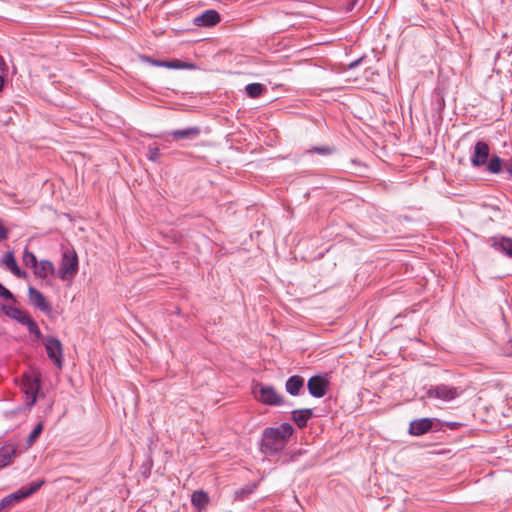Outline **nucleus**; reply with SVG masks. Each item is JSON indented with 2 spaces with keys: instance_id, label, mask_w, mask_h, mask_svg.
Returning a JSON list of instances; mask_svg holds the SVG:
<instances>
[{
  "instance_id": "26",
  "label": "nucleus",
  "mask_w": 512,
  "mask_h": 512,
  "mask_svg": "<svg viewBox=\"0 0 512 512\" xmlns=\"http://www.w3.org/2000/svg\"><path fill=\"white\" fill-rule=\"evenodd\" d=\"M43 430V424L42 423H38L35 428L33 429V431L30 433L28 439H27V443L29 446H31L36 440L37 438L39 437V435L41 434Z\"/></svg>"
},
{
  "instance_id": "13",
  "label": "nucleus",
  "mask_w": 512,
  "mask_h": 512,
  "mask_svg": "<svg viewBox=\"0 0 512 512\" xmlns=\"http://www.w3.org/2000/svg\"><path fill=\"white\" fill-rule=\"evenodd\" d=\"M432 427V422L428 418L414 420L410 423L409 431L413 435H422L429 431Z\"/></svg>"
},
{
  "instance_id": "22",
  "label": "nucleus",
  "mask_w": 512,
  "mask_h": 512,
  "mask_svg": "<svg viewBox=\"0 0 512 512\" xmlns=\"http://www.w3.org/2000/svg\"><path fill=\"white\" fill-rule=\"evenodd\" d=\"M486 164L487 170L490 173L498 174L502 170V160L496 155H493L490 159H488Z\"/></svg>"
},
{
  "instance_id": "1",
  "label": "nucleus",
  "mask_w": 512,
  "mask_h": 512,
  "mask_svg": "<svg viewBox=\"0 0 512 512\" xmlns=\"http://www.w3.org/2000/svg\"><path fill=\"white\" fill-rule=\"evenodd\" d=\"M294 432L289 423H283L279 427H269L263 432L262 451L266 454H273L282 450L288 439Z\"/></svg>"
},
{
  "instance_id": "5",
  "label": "nucleus",
  "mask_w": 512,
  "mask_h": 512,
  "mask_svg": "<svg viewBox=\"0 0 512 512\" xmlns=\"http://www.w3.org/2000/svg\"><path fill=\"white\" fill-rule=\"evenodd\" d=\"M78 270V257L75 252H65L62 257L58 276L62 280H71Z\"/></svg>"
},
{
  "instance_id": "2",
  "label": "nucleus",
  "mask_w": 512,
  "mask_h": 512,
  "mask_svg": "<svg viewBox=\"0 0 512 512\" xmlns=\"http://www.w3.org/2000/svg\"><path fill=\"white\" fill-rule=\"evenodd\" d=\"M253 392L255 398L266 405L277 406L285 402L284 397L273 386L256 384Z\"/></svg>"
},
{
  "instance_id": "25",
  "label": "nucleus",
  "mask_w": 512,
  "mask_h": 512,
  "mask_svg": "<svg viewBox=\"0 0 512 512\" xmlns=\"http://www.w3.org/2000/svg\"><path fill=\"white\" fill-rule=\"evenodd\" d=\"M23 262L26 266H30L32 268H34L38 263L34 253L28 250H25L23 253Z\"/></svg>"
},
{
  "instance_id": "29",
  "label": "nucleus",
  "mask_w": 512,
  "mask_h": 512,
  "mask_svg": "<svg viewBox=\"0 0 512 512\" xmlns=\"http://www.w3.org/2000/svg\"><path fill=\"white\" fill-rule=\"evenodd\" d=\"M144 60L154 66H157V67H165V61H159V60H153L149 57H145Z\"/></svg>"
},
{
  "instance_id": "34",
  "label": "nucleus",
  "mask_w": 512,
  "mask_h": 512,
  "mask_svg": "<svg viewBox=\"0 0 512 512\" xmlns=\"http://www.w3.org/2000/svg\"><path fill=\"white\" fill-rule=\"evenodd\" d=\"M352 6L358 1V0H352Z\"/></svg>"
},
{
  "instance_id": "3",
  "label": "nucleus",
  "mask_w": 512,
  "mask_h": 512,
  "mask_svg": "<svg viewBox=\"0 0 512 512\" xmlns=\"http://www.w3.org/2000/svg\"><path fill=\"white\" fill-rule=\"evenodd\" d=\"M43 484L44 481L41 480L31 484L29 488H21L18 491L7 495L0 501V512H6V509L11 508L16 503L35 493Z\"/></svg>"
},
{
  "instance_id": "8",
  "label": "nucleus",
  "mask_w": 512,
  "mask_h": 512,
  "mask_svg": "<svg viewBox=\"0 0 512 512\" xmlns=\"http://www.w3.org/2000/svg\"><path fill=\"white\" fill-rule=\"evenodd\" d=\"M39 380L37 378L25 377L22 382V390L26 395V405L31 407L36 402V396L39 390Z\"/></svg>"
},
{
  "instance_id": "9",
  "label": "nucleus",
  "mask_w": 512,
  "mask_h": 512,
  "mask_svg": "<svg viewBox=\"0 0 512 512\" xmlns=\"http://www.w3.org/2000/svg\"><path fill=\"white\" fill-rule=\"evenodd\" d=\"M307 387L313 397L321 398L326 394L328 381L322 376H313L308 380Z\"/></svg>"
},
{
  "instance_id": "7",
  "label": "nucleus",
  "mask_w": 512,
  "mask_h": 512,
  "mask_svg": "<svg viewBox=\"0 0 512 512\" xmlns=\"http://www.w3.org/2000/svg\"><path fill=\"white\" fill-rule=\"evenodd\" d=\"M490 155V147L484 141H477L474 145L473 152L470 158L471 164L474 167H481L486 165Z\"/></svg>"
},
{
  "instance_id": "15",
  "label": "nucleus",
  "mask_w": 512,
  "mask_h": 512,
  "mask_svg": "<svg viewBox=\"0 0 512 512\" xmlns=\"http://www.w3.org/2000/svg\"><path fill=\"white\" fill-rule=\"evenodd\" d=\"M303 386L304 379L299 375L291 376L285 384L286 391L293 396L298 395Z\"/></svg>"
},
{
  "instance_id": "4",
  "label": "nucleus",
  "mask_w": 512,
  "mask_h": 512,
  "mask_svg": "<svg viewBox=\"0 0 512 512\" xmlns=\"http://www.w3.org/2000/svg\"><path fill=\"white\" fill-rule=\"evenodd\" d=\"M462 393L463 390L460 387L438 384L427 390V397L449 402L459 397Z\"/></svg>"
},
{
  "instance_id": "11",
  "label": "nucleus",
  "mask_w": 512,
  "mask_h": 512,
  "mask_svg": "<svg viewBox=\"0 0 512 512\" xmlns=\"http://www.w3.org/2000/svg\"><path fill=\"white\" fill-rule=\"evenodd\" d=\"M30 302L43 312L50 311V305L45 297L37 289L30 287L28 290Z\"/></svg>"
},
{
  "instance_id": "23",
  "label": "nucleus",
  "mask_w": 512,
  "mask_h": 512,
  "mask_svg": "<svg viewBox=\"0 0 512 512\" xmlns=\"http://www.w3.org/2000/svg\"><path fill=\"white\" fill-rule=\"evenodd\" d=\"M498 248L509 257H512V239L502 238L498 243Z\"/></svg>"
},
{
  "instance_id": "14",
  "label": "nucleus",
  "mask_w": 512,
  "mask_h": 512,
  "mask_svg": "<svg viewBox=\"0 0 512 512\" xmlns=\"http://www.w3.org/2000/svg\"><path fill=\"white\" fill-rule=\"evenodd\" d=\"M313 416L311 409H297L292 411V419L299 428H304Z\"/></svg>"
},
{
  "instance_id": "19",
  "label": "nucleus",
  "mask_w": 512,
  "mask_h": 512,
  "mask_svg": "<svg viewBox=\"0 0 512 512\" xmlns=\"http://www.w3.org/2000/svg\"><path fill=\"white\" fill-rule=\"evenodd\" d=\"M191 502L199 511H202L207 506L209 497L204 491L197 490L193 492Z\"/></svg>"
},
{
  "instance_id": "6",
  "label": "nucleus",
  "mask_w": 512,
  "mask_h": 512,
  "mask_svg": "<svg viewBox=\"0 0 512 512\" xmlns=\"http://www.w3.org/2000/svg\"><path fill=\"white\" fill-rule=\"evenodd\" d=\"M44 346L48 357L54 361L58 368H61L63 365V347L60 340L54 337H47L44 340Z\"/></svg>"
},
{
  "instance_id": "27",
  "label": "nucleus",
  "mask_w": 512,
  "mask_h": 512,
  "mask_svg": "<svg viewBox=\"0 0 512 512\" xmlns=\"http://www.w3.org/2000/svg\"><path fill=\"white\" fill-rule=\"evenodd\" d=\"M165 68L169 69H185L189 68L190 65L180 61V60H172V61H165Z\"/></svg>"
},
{
  "instance_id": "33",
  "label": "nucleus",
  "mask_w": 512,
  "mask_h": 512,
  "mask_svg": "<svg viewBox=\"0 0 512 512\" xmlns=\"http://www.w3.org/2000/svg\"><path fill=\"white\" fill-rule=\"evenodd\" d=\"M4 77L3 76H0V91L2 90L3 86H4Z\"/></svg>"
},
{
  "instance_id": "24",
  "label": "nucleus",
  "mask_w": 512,
  "mask_h": 512,
  "mask_svg": "<svg viewBox=\"0 0 512 512\" xmlns=\"http://www.w3.org/2000/svg\"><path fill=\"white\" fill-rule=\"evenodd\" d=\"M25 324L28 328V331L35 336L37 340L42 338V334L40 332V329L37 325V323L30 317L29 319L25 320Z\"/></svg>"
},
{
  "instance_id": "31",
  "label": "nucleus",
  "mask_w": 512,
  "mask_h": 512,
  "mask_svg": "<svg viewBox=\"0 0 512 512\" xmlns=\"http://www.w3.org/2000/svg\"><path fill=\"white\" fill-rule=\"evenodd\" d=\"M314 150H315V152L321 153V154H330L331 153V149L328 147L315 148Z\"/></svg>"
},
{
  "instance_id": "32",
  "label": "nucleus",
  "mask_w": 512,
  "mask_h": 512,
  "mask_svg": "<svg viewBox=\"0 0 512 512\" xmlns=\"http://www.w3.org/2000/svg\"><path fill=\"white\" fill-rule=\"evenodd\" d=\"M505 169L512 176V161L505 165Z\"/></svg>"
},
{
  "instance_id": "28",
  "label": "nucleus",
  "mask_w": 512,
  "mask_h": 512,
  "mask_svg": "<svg viewBox=\"0 0 512 512\" xmlns=\"http://www.w3.org/2000/svg\"><path fill=\"white\" fill-rule=\"evenodd\" d=\"M0 298L13 300L12 293L0 283Z\"/></svg>"
},
{
  "instance_id": "10",
  "label": "nucleus",
  "mask_w": 512,
  "mask_h": 512,
  "mask_svg": "<svg viewBox=\"0 0 512 512\" xmlns=\"http://www.w3.org/2000/svg\"><path fill=\"white\" fill-rule=\"evenodd\" d=\"M220 15L215 10H207L194 19L197 26L211 27L219 23Z\"/></svg>"
},
{
  "instance_id": "12",
  "label": "nucleus",
  "mask_w": 512,
  "mask_h": 512,
  "mask_svg": "<svg viewBox=\"0 0 512 512\" xmlns=\"http://www.w3.org/2000/svg\"><path fill=\"white\" fill-rule=\"evenodd\" d=\"M200 135L198 127H188L185 129H178L171 132L173 140L179 141L184 139H194Z\"/></svg>"
},
{
  "instance_id": "16",
  "label": "nucleus",
  "mask_w": 512,
  "mask_h": 512,
  "mask_svg": "<svg viewBox=\"0 0 512 512\" xmlns=\"http://www.w3.org/2000/svg\"><path fill=\"white\" fill-rule=\"evenodd\" d=\"M34 273L41 279H45L54 273V265L48 260H42L34 267Z\"/></svg>"
},
{
  "instance_id": "21",
  "label": "nucleus",
  "mask_w": 512,
  "mask_h": 512,
  "mask_svg": "<svg viewBox=\"0 0 512 512\" xmlns=\"http://www.w3.org/2000/svg\"><path fill=\"white\" fill-rule=\"evenodd\" d=\"M245 90L250 98H257L266 91V88L260 83H251L246 86Z\"/></svg>"
},
{
  "instance_id": "20",
  "label": "nucleus",
  "mask_w": 512,
  "mask_h": 512,
  "mask_svg": "<svg viewBox=\"0 0 512 512\" xmlns=\"http://www.w3.org/2000/svg\"><path fill=\"white\" fill-rule=\"evenodd\" d=\"M5 309V312L8 316H10L11 318L17 320L18 322H20L21 324H25V320L26 319H29L30 318V315L25 312V311H22L18 308H15V307H4Z\"/></svg>"
},
{
  "instance_id": "18",
  "label": "nucleus",
  "mask_w": 512,
  "mask_h": 512,
  "mask_svg": "<svg viewBox=\"0 0 512 512\" xmlns=\"http://www.w3.org/2000/svg\"><path fill=\"white\" fill-rule=\"evenodd\" d=\"M5 266L17 277H25V273L19 268L13 252H7L3 258Z\"/></svg>"
},
{
  "instance_id": "30",
  "label": "nucleus",
  "mask_w": 512,
  "mask_h": 512,
  "mask_svg": "<svg viewBox=\"0 0 512 512\" xmlns=\"http://www.w3.org/2000/svg\"><path fill=\"white\" fill-rule=\"evenodd\" d=\"M158 154H159L158 149H156V148H154V149H150V156H149V159H150V160H153V161H156V160H157V157H158Z\"/></svg>"
},
{
  "instance_id": "17",
  "label": "nucleus",
  "mask_w": 512,
  "mask_h": 512,
  "mask_svg": "<svg viewBox=\"0 0 512 512\" xmlns=\"http://www.w3.org/2000/svg\"><path fill=\"white\" fill-rule=\"evenodd\" d=\"M16 455V448L13 445H4L0 448V468L9 465Z\"/></svg>"
}]
</instances>
